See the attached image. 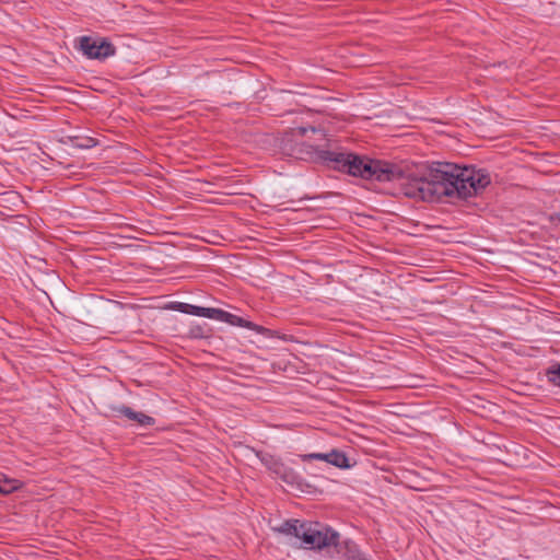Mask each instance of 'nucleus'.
<instances>
[{
    "label": "nucleus",
    "instance_id": "f257e3e1",
    "mask_svg": "<svg viewBox=\"0 0 560 560\" xmlns=\"http://www.w3.org/2000/svg\"><path fill=\"white\" fill-rule=\"evenodd\" d=\"M490 182L483 168L435 162L421 176L407 177L401 190L408 198L430 202L444 197L467 199L481 192Z\"/></svg>",
    "mask_w": 560,
    "mask_h": 560
},
{
    "label": "nucleus",
    "instance_id": "f03ea898",
    "mask_svg": "<svg viewBox=\"0 0 560 560\" xmlns=\"http://www.w3.org/2000/svg\"><path fill=\"white\" fill-rule=\"evenodd\" d=\"M273 530L299 538L310 549L322 550L334 547L337 553L346 560H362L365 558V555L361 552L354 541L350 539L340 540L338 532L319 523L288 520L280 526L275 527Z\"/></svg>",
    "mask_w": 560,
    "mask_h": 560
},
{
    "label": "nucleus",
    "instance_id": "7ed1b4c3",
    "mask_svg": "<svg viewBox=\"0 0 560 560\" xmlns=\"http://www.w3.org/2000/svg\"><path fill=\"white\" fill-rule=\"evenodd\" d=\"M319 158L335 170L363 179L392 182L396 176V172L390 164L350 152L322 150Z\"/></svg>",
    "mask_w": 560,
    "mask_h": 560
},
{
    "label": "nucleus",
    "instance_id": "20e7f679",
    "mask_svg": "<svg viewBox=\"0 0 560 560\" xmlns=\"http://www.w3.org/2000/svg\"><path fill=\"white\" fill-rule=\"evenodd\" d=\"M168 308L188 315L206 317L218 322L226 323L232 326L245 327L252 330H257V325L221 308L202 307L184 302H172L168 305Z\"/></svg>",
    "mask_w": 560,
    "mask_h": 560
},
{
    "label": "nucleus",
    "instance_id": "39448f33",
    "mask_svg": "<svg viewBox=\"0 0 560 560\" xmlns=\"http://www.w3.org/2000/svg\"><path fill=\"white\" fill-rule=\"evenodd\" d=\"M79 49L89 59L104 60L116 54V47L104 37L81 36Z\"/></svg>",
    "mask_w": 560,
    "mask_h": 560
},
{
    "label": "nucleus",
    "instance_id": "423d86ee",
    "mask_svg": "<svg viewBox=\"0 0 560 560\" xmlns=\"http://www.w3.org/2000/svg\"><path fill=\"white\" fill-rule=\"evenodd\" d=\"M113 411L121 416H125L131 421H136L141 427H152L155 424V419L153 417L148 416L143 412L135 411L132 408L125 405L114 407Z\"/></svg>",
    "mask_w": 560,
    "mask_h": 560
},
{
    "label": "nucleus",
    "instance_id": "0eeeda50",
    "mask_svg": "<svg viewBox=\"0 0 560 560\" xmlns=\"http://www.w3.org/2000/svg\"><path fill=\"white\" fill-rule=\"evenodd\" d=\"M272 474L290 486H301L300 475L295 472L293 468L287 466L281 460H279V463L277 464Z\"/></svg>",
    "mask_w": 560,
    "mask_h": 560
},
{
    "label": "nucleus",
    "instance_id": "6e6552de",
    "mask_svg": "<svg viewBox=\"0 0 560 560\" xmlns=\"http://www.w3.org/2000/svg\"><path fill=\"white\" fill-rule=\"evenodd\" d=\"M327 463L338 468H349V459L343 452L332 450L327 453Z\"/></svg>",
    "mask_w": 560,
    "mask_h": 560
},
{
    "label": "nucleus",
    "instance_id": "1a4fd4ad",
    "mask_svg": "<svg viewBox=\"0 0 560 560\" xmlns=\"http://www.w3.org/2000/svg\"><path fill=\"white\" fill-rule=\"evenodd\" d=\"M69 141L73 148L91 149L97 145V140L89 136H70Z\"/></svg>",
    "mask_w": 560,
    "mask_h": 560
},
{
    "label": "nucleus",
    "instance_id": "9d476101",
    "mask_svg": "<svg viewBox=\"0 0 560 560\" xmlns=\"http://www.w3.org/2000/svg\"><path fill=\"white\" fill-rule=\"evenodd\" d=\"M20 487L16 479L8 478L4 474L0 472V493L9 494Z\"/></svg>",
    "mask_w": 560,
    "mask_h": 560
},
{
    "label": "nucleus",
    "instance_id": "9b49d317",
    "mask_svg": "<svg viewBox=\"0 0 560 560\" xmlns=\"http://www.w3.org/2000/svg\"><path fill=\"white\" fill-rule=\"evenodd\" d=\"M211 335V329L207 324L200 325L196 324L190 326L188 336L192 339H203L208 338Z\"/></svg>",
    "mask_w": 560,
    "mask_h": 560
},
{
    "label": "nucleus",
    "instance_id": "f8f14e48",
    "mask_svg": "<svg viewBox=\"0 0 560 560\" xmlns=\"http://www.w3.org/2000/svg\"><path fill=\"white\" fill-rule=\"evenodd\" d=\"M257 456L259 457L261 464L272 474L277 464L279 463V458L275 457L273 455H270L268 453H258Z\"/></svg>",
    "mask_w": 560,
    "mask_h": 560
},
{
    "label": "nucleus",
    "instance_id": "ddd939ff",
    "mask_svg": "<svg viewBox=\"0 0 560 560\" xmlns=\"http://www.w3.org/2000/svg\"><path fill=\"white\" fill-rule=\"evenodd\" d=\"M257 456L259 457L261 464L272 474L277 464L279 463V458L275 457L273 455H270L268 453H258Z\"/></svg>",
    "mask_w": 560,
    "mask_h": 560
},
{
    "label": "nucleus",
    "instance_id": "4468645a",
    "mask_svg": "<svg viewBox=\"0 0 560 560\" xmlns=\"http://www.w3.org/2000/svg\"><path fill=\"white\" fill-rule=\"evenodd\" d=\"M548 381L556 386H560V364L557 368L547 371Z\"/></svg>",
    "mask_w": 560,
    "mask_h": 560
},
{
    "label": "nucleus",
    "instance_id": "2eb2a0df",
    "mask_svg": "<svg viewBox=\"0 0 560 560\" xmlns=\"http://www.w3.org/2000/svg\"><path fill=\"white\" fill-rule=\"evenodd\" d=\"M327 453L324 454V453H310V454H303V455H300V458L303 460V462H311V460H323V462H326L327 463Z\"/></svg>",
    "mask_w": 560,
    "mask_h": 560
},
{
    "label": "nucleus",
    "instance_id": "dca6fc26",
    "mask_svg": "<svg viewBox=\"0 0 560 560\" xmlns=\"http://www.w3.org/2000/svg\"><path fill=\"white\" fill-rule=\"evenodd\" d=\"M551 221L553 224L556 225H560V212L559 213H556L551 217Z\"/></svg>",
    "mask_w": 560,
    "mask_h": 560
},
{
    "label": "nucleus",
    "instance_id": "f3484780",
    "mask_svg": "<svg viewBox=\"0 0 560 560\" xmlns=\"http://www.w3.org/2000/svg\"><path fill=\"white\" fill-rule=\"evenodd\" d=\"M306 131H307V128H304V127H301L298 130L299 135H301V136H304L306 133Z\"/></svg>",
    "mask_w": 560,
    "mask_h": 560
},
{
    "label": "nucleus",
    "instance_id": "a211bd4d",
    "mask_svg": "<svg viewBox=\"0 0 560 560\" xmlns=\"http://www.w3.org/2000/svg\"><path fill=\"white\" fill-rule=\"evenodd\" d=\"M362 560H369V559L365 557V558H364V559H362Z\"/></svg>",
    "mask_w": 560,
    "mask_h": 560
}]
</instances>
